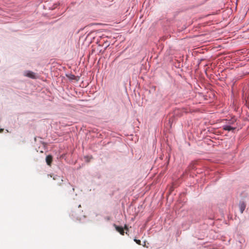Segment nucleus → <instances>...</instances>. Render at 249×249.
<instances>
[{
	"instance_id": "1",
	"label": "nucleus",
	"mask_w": 249,
	"mask_h": 249,
	"mask_svg": "<svg viewBox=\"0 0 249 249\" xmlns=\"http://www.w3.org/2000/svg\"><path fill=\"white\" fill-rule=\"evenodd\" d=\"M53 179L54 180H57L58 181V182L57 183V185H60V186L62 185L63 180L62 178L60 176H55L53 178Z\"/></svg>"
},
{
	"instance_id": "2",
	"label": "nucleus",
	"mask_w": 249,
	"mask_h": 249,
	"mask_svg": "<svg viewBox=\"0 0 249 249\" xmlns=\"http://www.w3.org/2000/svg\"><path fill=\"white\" fill-rule=\"evenodd\" d=\"M116 230L122 235H124V229L122 227L115 225Z\"/></svg>"
},
{
	"instance_id": "3",
	"label": "nucleus",
	"mask_w": 249,
	"mask_h": 249,
	"mask_svg": "<svg viewBox=\"0 0 249 249\" xmlns=\"http://www.w3.org/2000/svg\"><path fill=\"white\" fill-rule=\"evenodd\" d=\"M25 75L27 76V77L32 78H35V73H34L33 72L31 71H26L25 72Z\"/></svg>"
},
{
	"instance_id": "4",
	"label": "nucleus",
	"mask_w": 249,
	"mask_h": 249,
	"mask_svg": "<svg viewBox=\"0 0 249 249\" xmlns=\"http://www.w3.org/2000/svg\"><path fill=\"white\" fill-rule=\"evenodd\" d=\"M46 161L48 165H51L53 161L52 156L51 155H48L46 158Z\"/></svg>"
},
{
	"instance_id": "5",
	"label": "nucleus",
	"mask_w": 249,
	"mask_h": 249,
	"mask_svg": "<svg viewBox=\"0 0 249 249\" xmlns=\"http://www.w3.org/2000/svg\"><path fill=\"white\" fill-rule=\"evenodd\" d=\"M223 129L227 131H233L235 129V127H231L229 125L223 126Z\"/></svg>"
},
{
	"instance_id": "6",
	"label": "nucleus",
	"mask_w": 249,
	"mask_h": 249,
	"mask_svg": "<svg viewBox=\"0 0 249 249\" xmlns=\"http://www.w3.org/2000/svg\"><path fill=\"white\" fill-rule=\"evenodd\" d=\"M246 204L244 202H242L240 203L239 207L241 213H243L246 208Z\"/></svg>"
},
{
	"instance_id": "7",
	"label": "nucleus",
	"mask_w": 249,
	"mask_h": 249,
	"mask_svg": "<svg viewBox=\"0 0 249 249\" xmlns=\"http://www.w3.org/2000/svg\"><path fill=\"white\" fill-rule=\"evenodd\" d=\"M134 241L138 245H141V241L140 240H138V239H134Z\"/></svg>"
},
{
	"instance_id": "8",
	"label": "nucleus",
	"mask_w": 249,
	"mask_h": 249,
	"mask_svg": "<svg viewBox=\"0 0 249 249\" xmlns=\"http://www.w3.org/2000/svg\"><path fill=\"white\" fill-rule=\"evenodd\" d=\"M124 229H125V230H127V231L128 230V228L126 225L124 226Z\"/></svg>"
},
{
	"instance_id": "9",
	"label": "nucleus",
	"mask_w": 249,
	"mask_h": 249,
	"mask_svg": "<svg viewBox=\"0 0 249 249\" xmlns=\"http://www.w3.org/2000/svg\"><path fill=\"white\" fill-rule=\"evenodd\" d=\"M4 129L2 128H0V133H1L3 131Z\"/></svg>"
},
{
	"instance_id": "10",
	"label": "nucleus",
	"mask_w": 249,
	"mask_h": 249,
	"mask_svg": "<svg viewBox=\"0 0 249 249\" xmlns=\"http://www.w3.org/2000/svg\"><path fill=\"white\" fill-rule=\"evenodd\" d=\"M78 207H79H79H81V205H79L78 206Z\"/></svg>"
},
{
	"instance_id": "11",
	"label": "nucleus",
	"mask_w": 249,
	"mask_h": 249,
	"mask_svg": "<svg viewBox=\"0 0 249 249\" xmlns=\"http://www.w3.org/2000/svg\"><path fill=\"white\" fill-rule=\"evenodd\" d=\"M72 190H73V191H74V189L72 188Z\"/></svg>"
}]
</instances>
